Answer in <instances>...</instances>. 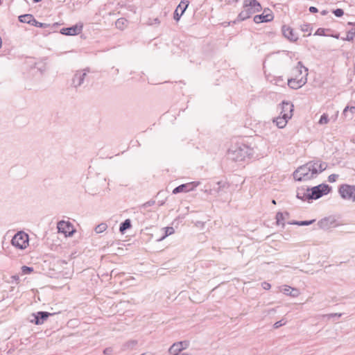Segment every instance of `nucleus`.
<instances>
[{"label":"nucleus","instance_id":"nucleus-60","mask_svg":"<svg viewBox=\"0 0 355 355\" xmlns=\"http://www.w3.org/2000/svg\"><path fill=\"white\" fill-rule=\"evenodd\" d=\"M141 355H146V354H141Z\"/></svg>","mask_w":355,"mask_h":355},{"label":"nucleus","instance_id":"nucleus-20","mask_svg":"<svg viewBox=\"0 0 355 355\" xmlns=\"http://www.w3.org/2000/svg\"><path fill=\"white\" fill-rule=\"evenodd\" d=\"M281 291L286 295H289V296H291V297H296L297 296H299L300 295V291L297 288H292L289 286H284L283 288L281 289Z\"/></svg>","mask_w":355,"mask_h":355},{"label":"nucleus","instance_id":"nucleus-42","mask_svg":"<svg viewBox=\"0 0 355 355\" xmlns=\"http://www.w3.org/2000/svg\"><path fill=\"white\" fill-rule=\"evenodd\" d=\"M316 35L324 36L325 35V29L322 28H319L315 33Z\"/></svg>","mask_w":355,"mask_h":355},{"label":"nucleus","instance_id":"nucleus-40","mask_svg":"<svg viewBox=\"0 0 355 355\" xmlns=\"http://www.w3.org/2000/svg\"><path fill=\"white\" fill-rule=\"evenodd\" d=\"M333 13L335 15L336 17H340L343 15L344 11L341 8H337L333 10Z\"/></svg>","mask_w":355,"mask_h":355},{"label":"nucleus","instance_id":"nucleus-38","mask_svg":"<svg viewBox=\"0 0 355 355\" xmlns=\"http://www.w3.org/2000/svg\"><path fill=\"white\" fill-rule=\"evenodd\" d=\"M286 324V320H284V319H282L281 320L276 322L273 324V327H274L275 329H278V328H279L280 327H282V326L285 325Z\"/></svg>","mask_w":355,"mask_h":355},{"label":"nucleus","instance_id":"nucleus-49","mask_svg":"<svg viewBox=\"0 0 355 355\" xmlns=\"http://www.w3.org/2000/svg\"><path fill=\"white\" fill-rule=\"evenodd\" d=\"M309 10L311 13H315V12H317L318 11V8L316 7H314V6L309 7Z\"/></svg>","mask_w":355,"mask_h":355},{"label":"nucleus","instance_id":"nucleus-46","mask_svg":"<svg viewBox=\"0 0 355 355\" xmlns=\"http://www.w3.org/2000/svg\"><path fill=\"white\" fill-rule=\"evenodd\" d=\"M113 352V349L112 347H107L103 350V354L105 355L111 354Z\"/></svg>","mask_w":355,"mask_h":355},{"label":"nucleus","instance_id":"nucleus-29","mask_svg":"<svg viewBox=\"0 0 355 355\" xmlns=\"http://www.w3.org/2000/svg\"><path fill=\"white\" fill-rule=\"evenodd\" d=\"M164 234L159 239H158L159 241L164 240L168 236H170L175 232L174 228L173 227H164Z\"/></svg>","mask_w":355,"mask_h":355},{"label":"nucleus","instance_id":"nucleus-48","mask_svg":"<svg viewBox=\"0 0 355 355\" xmlns=\"http://www.w3.org/2000/svg\"><path fill=\"white\" fill-rule=\"evenodd\" d=\"M154 204H155V201L154 200H150V201H148L146 203H144L143 206L146 207L152 206Z\"/></svg>","mask_w":355,"mask_h":355},{"label":"nucleus","instance_id":"nucleus-2","mask_svg":"<svg viewBox=\"0 0 355 355\" xmlns=\"http://www.w3.org/2000/svg\"><path fill=\"white\" fill-rule=\"evenodd\" d=\"M253 154V149L244 144H236L232 146L227 151L228 158L235 162H241L250 159Z\"/></svg>","mask_w":355,"mask_h":355},{"label":"nucleus","instance_id":"nucleus-22","mask_svg":"<svg viewBox=\"0 0 355 355\" xmlns=\"http://www.w3.org/2000/svg\"><path fill=\"white\" fill-rule=\"evenodd\" d=\"M310 189L300 188L297 191V198L302 200H309Z\"/></svg>","mask_w":355,"mask_h":355},{"label":"nucleus","instance_id":"nucleus-16","mask_svg":"<svg viewBox=\"0 0 355 355\" xmlns=\"http://www.w3.org/2000/svg\"><path fill=\"white\" fill-rule=\"evenodd\" d=\"M293 105L290 102L283 101L281 105V112L280 114L286 116L288 115L289 119L293 116Z\"/></svg>","mask_w":355,"mask_h":355},{"label":"nucleus","instance_id":"nucleus-14","mask_svg":"<svg viewBox=\"0 0 355 355\" xmlns=\"http://www.w3.org/2000/svg\"><path fill=\"white\" fill-rule=\"evenodd\" d=\"M282 31L284 36L289 41L296 42L298 40L297 33L291 27L284 25L282 28Z\"/></svg>","mask_w":355,"mask_h":355},{"label":"nucleus","instance_id":"nucleus-28","mask_svg":"<svg viewBox=\"0 0 355 355\" xmlns=\"http://www.w3.org/2000/svg\"><path fill=\"white\" fill-rule=\"evenodd\" d=\"M34 17L31 14H25L20 15L19 17V20L20 22L26 23L31 25L32 20H33Z\"/></svg>","mask_w":355,"mask_h":355},{"label":"nucleus","instance_id":"nucleus-45","mask_svg":"<svg viewBox=\"0 0 355 355\" xmlns=\"http://www.w3.org/2000/svg\"><path fill=\"white\" fill-rule=\"evenodd\" d=\"M261 286L264 290H269L271 288L270 284L263 282L261 283Z\"/></svg>","mask_w":355,"mask_h":355},{"label":"nucleus","instance_id":"nucleus-21","mask_svg":"<svg viewBox=\"0 0 355 355\" xmlns=\"http://www.w3.org/2000/svg\"><path fill=\"white\" fill-rule=\"evenodd\" d=\"M308 69L305 67L301 61H299L297 65L292 69V73L293 77H295V75L298 76V78L302 77L304 75V70Z\"/></svg>","mask_w":355,"mask_h":355},{"label":"nucleus","instance_id":"nucleus-52","mask_svg":"<svg viewBox=\"0 0 355 355\" xmlns=\"http://www.w3.org/2000/svg\"><path fill=\"white\" fill-rule=\"evenodd\" d=\"M328 12H328L327 10H322V11H321V12H320V13H321V15H327V14H328Z\"/></svg>","mask_w":355,"mask_h":355},{"label":"nucleus","instance_id":"nucleus-35","mask_svg":"<svg viewBox=\"0 0 355 355\" xmlns=\"http://www.w3.org/2000/svg\"><path fill=\"white\" fill-rule=\"evenodd\" d=\"M107 225L106 223H101L95 227V232L97 234L102 233L106 230Z\"/></svg>","mask_w":355,"mask_h":355},{"label":"nucleus","instance_id":"nucleus-5","mask_svg":"<svg viewBox=\"0 0 355 355\" xmlns=\"http://www.w3.org/2000/svg\"><path fill=\"white\" fill-rule=\"evenodd\" d=\"M11 243L15 248L24 250L28 245V235L22 231L18 232L12 237Z\"/></svg>","mask_w":355,"mask_h":355},{"label":"nucleus","instance_id":"nucleus-9","mask_svg":"<svg viewBox=\"0 0 355 355\" xmlns=\"http://www.w3.org/2000/svg\"><path fill=\"white\" fill-rule=\"evenodd\" d=\"M57 228L58 232L63 233L66 236H71L74 232L73 226L69 221H59L57 225Z\"/></svg>","mask_w":355,"mask_h":355},{"label":"nucleus","instance_id":"nucleus-58","mask_svg":"<svg viewBox=\"0 0 355 355\" xmlns=\"http://www.w3.org/2000/svg\"><path fill=\"white\" fill-rule=\"evenodd\" d=\"M272 202L273 204H275V205L276 204V201H275V200H272Z\"/></svg>","mask_w":355,"mask_h":355},{"label":"nucleus","instance_id":"nucleus-11","mask_svg":"<svg viewBox=\"0 0 355 355\" xmlns=\"http://www.w3.org/2000/svg\"><path fill=\"white\" fill-rule=\"evenodd\" d=\"M51 315L53 314L46 311H38L37 313H33L32 316L34 318V319L31 320V321L36 325H40L43 324L44 321L46 320L47 318Z\"/></svg>","mask_w":355,"mask_h":355},{"label":"nucleus","instance_id":"nucleus-32","mask_svg":"<svg viewBox=\"0 0 355 355\" xmlns=\"http://www.w3.org/2000/svg\"><path fill=\"white\" fill-rule=\"evenodd\" d=\"M31 25L34 26L35 27H40V28H47V27L50 26V24L40 22V21H37L35 18H33V20H32Z\"/></svg>","mask_w":355,"mask_h":355},{"label":"nucleus","instance_id":"nucleus-25","mask_svg":"<svg viewBox=\"0 0 355 355\" xmlns=\"http://www.w3.org/2000/svg\"><path fill=\"white\" fill-rule=\"evenodd\" d=\"M229 184L225 181L217 182L213 187V190L217 193L223 191L225 189H227Z\"/></svg>","mask_w":355,"mask_h":355},{"label":"nucleus","instance_id":"nucleus-19","mask_svg":"<svg viewBox=\"0 0 355 355\" xmlns=\"http://www.w3.org/2000/svg\"><path fill=\"white\" fill-rule=\"evenodd\" d=\"M274 18L273 15L270 14H261L257 15L254 17L253 21L256 24H260L263 22H269L271 21Z\"/></svg>","mask_w":355,"mask_h":355},{"label":"nucleus","instance_id":"nucleus-33","mask_svg":"<svg viewBox=\"0 0 355 355\" xmlns=\"http://www.w3.org/2000/svg\"><path fill=\"white\" fill-rule=\"evenodd\" d=\"M355 37V28H352L347 33V36L345 38H342L343 40L352 41Z\"/></svg>","mask_w":355,"mask_h":355},{"label":"nucleus","instance_id":"nucleus-53","mask_svg":"<svg viewBox=\"0 0 355 355\" xmlns=\"http://www.w3.org/2000/svg\"><path fill=\"white\" fill-rule=\"evenodd\" d=\"M297 223H299V221H297V220H293V221L289 223V224H291V225H297Z\"/></svg>","mask_w":355,"mask_h":355},{"label":"nucleus","instance_id":"nucleus-15","mask_svg":"<svg viewBox=\"0 0 355 355\" xmlns=\"http://www.w3.org/2000/svg\"><path fill=\"white\" fill-rule=\"evenodd\" d=\"M189 2L188 1H182L174 12L173 18L175 21H179L181 16L184 14L186 9L189 6Z\"/></svg>","mask_w":355,"mask_h":355},{"label":"nucleus","instance_id":"nucleus-50","mask_svg":"<svg viewBox=\"0 0 355 355\" xmlns=\"http://www.w3.org/2000/svg\"><path fill=\"white\" fill-rule=\"evenodd\" d=\"M263 14H270V15H273V14H272V12L269 8L264 9V10H263Z\"/></svg>","mask_w":355,"mask_h":355},{"label":"nucleus","instance_id":"nucleus-4","mask_svg":"<svg viewBox=\"0 0 355 355\" xmlns=\"http://www.w3.org/2000/svg\"><path fill=\"white\" fill-rule=\"evenodd\" d=\"M309 189L310 194L309 196L311 200L319 199L323 196L328 194L331 190V187L327 184H320Z\"/></svg>","mask_w":355,"mask_h":355},{"label":"nucleus","instance_id":"nucleus-6","mask_svg":"<svg viewBox=\"0 0 355 355\" xmlns=\"http://www.w3.org/2000/svg\"><path fill=\"white\" fill-rule=\"evenodd\" d=\"M338 191L343 199L355 201V185L342 184Z\"/></svg>","mask_w":355,"mask_h":355},{"label":"nucleus","instance_id":"nucleus-44","mask_svg":"<svg viewBox=\"0 0 355 355\" xmlns=\"http://www.w3.org/2000/svg\"><path fill=\"white\" fill-rule=\"evenodd\" d=\"M342 315L341 313H329V314H327V315H324V317H326L328 319H330L331 318H334V317H336V318H340V316Z\"/></svg>","mask_w":355,"mask_h":355},{"label":"nucleus","instance_id":"nucleus-24","mask_svg":"<svg viewBox=\"0 0 355 355\" xmlns=\"http://www.w3.org/2000/svg\"><path fill=\"white\" fill-rule=\"evenodd\" d=\"M355 114V106H346L343 112V115L348 119H352Z\"/></svg>","mask_w":355,"mask_h":355},{"label":"nucleus","instance_id":"nucleus-17","mask_svg":"<svg viewBox=\"0 0 355 355\" xmlns=\"http://www.w3.org/2000/svg\"><path fill=\"white\" fill-rule=\"evenodd\" d=\"M254 13V10H252L250 8L243 7V10L239 14L236 21H242L250 18Z\"/></svg>","mask_w":355,"mask_h":355},{"label":"nucleus","instance_id":"nucleus-37","mask_svg":"<svg viewBox=\"0 0 355 355\" xmlns=\"http://www.w3.org/2000/svg\"><path fill=\"white\" fill-rule=\"evenodd\" d=\"M315 222V220H300L299 221V223H297V225L299 226H306L313 224Z\"/></svg>","mask_w":355,"mask_h":355},{"label":"nucleus","instance_id":"nucleus-43","mask_svg":"<svg viewBox=\"0 0 355 355\" xmlns=\"http://www.w3.org/2000/svg\"><path fill=\"white\" fill-rule=\"evenodd\" d=\"M160 21L158 18H154L153 19H149L148 21V24L153 25V24H159Z\"/></svg>","mask_w":355,"mask_h":355},{"label":"nucleus","instance_id":"nucleus-13","mask_svg":"<svg viewBox=\"0 0 355 355\" xmlns=\"http://www.w3.org/2000/svg\"><path fill=\"white\" fill-rule=\"evenodd\" d=\"M189 346L188 341H180L173 343L169 348V353L173 355L174 354H179L183 349L187 348Z\"/></svg>","mask_w":355,"mask_h":355},{"label":"nucleus","instance_id":"nucleus-27","mask_svg":"<svg viewBox=\"0 0 355 355\" xmlns=\"http://www.w3.org/2000/svg\"><path fill=\"white\" fill-rule=\"evenodd\" d=\"M131 220L130 219H125L123 222L120 224L119 231L123 234L127 230L131 227Z\"/></svg>","mask_w":355,"mask_h":355},{"label":"nucleus","instance_id":"nucleus-47","mask_svg":"<svg viewBox=\"0 0 355 355\" xmlns=\"http://www.w3.org/2000/svg\"><path fill=\"white\" fill-rule=\"evenodd\" d=\"M194 225L196 227L202 228L205 225V223L200 220H197L194 223Z\"/></svg>","mask_w":355,"mask_h":355},{"label":"nucleus","instance_id":"nucleus-57","mask_svg":"<svg viewBox=\"0 0 355 355\" xmlns=\"http://www.w3.org/2000/svg\"><path fill=\"white\" fill-rule=\"evenodd\" d=\"M1 44H2V40H1V38L0 37V47L1 46Z\"/></svg>","mask_w":355,"mask_h":355},{"label":"nucleus","instance_id":"nucleus-23","mask_svg":"<svg viewBox=\"0 0 355 355\" xmlns=\"http://www.w3.org/2000/svg\"><path fill=\"white\" fill-rule=\"evenodd\" d=\"M288 119L289 116L288 115L284 116L280 114L278 117L273 119V123H275L279 128H283L286 126Z\"/></svg>","mask_w":355,"mask_h":355},{"label":"nucleus","instance_id":"nucleus-1","mask_svg":"<svg viewBox=\"0 0 355 355\" xmlns=\"http://www.w3.org/2000/svg\"><path fill=\"white\" fill-rule=\"evenodd\" d=\"M327 168V164L320 159L310 161L299 166L293 172V178L296 181H308L315 178Z\"/></svg>","mask_w":355,"mask_h":355},{"label":"nucleus","instance_id":"nucleus-10","mask_svg":"<svg viewBox=\"0 0 355 355\" xmlns=\"http://www.w3.org/2000/svg\"><path fill=\"white\" fill-rule=\"evenodd\" d=\"M336 220L331 216L325 217L318 222L319 228L327 230L336 226Z\"/></svg>","mask_w":355,"mask_h":355},{"label":"nucleus","instance_id":"nucleus-55","mask_svg":"<svg viewBox=\"0 0 355 355\" xmlns=\"http://www.w3.org/2000/svg\"><path fill=\"white\" fill-rule=\"evenodd\" d=\"M173 355H188V354H184V353H182V354H180V353L177 354L176 353V354H174Z\"/></svg>","mask_w":355,"mask_h":355},{"label":"nucleus","instance_id":"nucleus-54","mask_svg":"<svg viewBox=\"0 0 355 355\" xmlns=\"http://www.w3.org/2000/svg\"><path fill=\"white\" fill-rule=\"evenodd\" d=\"M332 37L336 38V39H338L339 38V35L338 34H336V35H333Z\"/></svg>","mask_w":355,"mask_h":355},{"label":"nucleus","instance_id":"nucleus-12","mask_svg":"<svg viewBox=\"0 0 355 355\" xmlns=\"http://www.w3.org/2000/svg\"><path fill=\"white\" fill-rule=\"evenodd\" d=\"M82 29V25L76 24L71 27L62 28L60 30V33L64 35H76L81 33Z\"/></svg>","mask_w":355,"mask_h":355},{"label":"nucleus","instance_id":"nucleus-41","mask_svg":"<svg viewBox=\"0 0 355 355\" xmlns=\"http://www.w3.org/2000/svg\"><path fill=\"white\" fill-rule=\"evenodd\" d=\"M338 178V175H337V174H331L328 177V181L330 182H336Z\"/></svg>","mask_w":355,"mask_h":355},{"label":"nucleus","instance_id":"nucleus-30","mask_svg":"<svg viewBox=\"0 0 355 355\" xmlns=\"http://www.w3.org/2000/svg\"><path fill=\"white\" fill-rule=\"evenodd\" d=\"M137 341L135 340L128 341L127 343H125V344L123 345L121 349L123 351H125V350H127L129 349H132L137 345Z\"/></svg>","mask_w":355,"mask_h":355},{"label":"nucleus","instance_id":"nucleus-51","mask_svg":"<svg viewBox=\"0 0 355 355\" xmlns=\"http://www.w3.org/2000/svg\"><path fill=\"white\" fill-rule=\"evenodd\" d=\"M228 3H234L239 1V0H226Z\"/></svg>","mask_w":355,"mask_h":355},{"label":"nucleus","instance_id":"nucleus-3","mask_svg":"<svg viewBox=\"0 0 355 355\" xmlns=\"http://www.w3.org/2000/svg\"><path fill=\"white\" fill-rule=\"evenodd\" d=\"M89 72V68L77 70L75 71L71 81V87L78 90L83 86L85 82H88L87 73Z\"/></svg>","mask_w":355,"mask_h":355},{"label":"nucleus","instance_id":"nucleus-18","mask_svg":"<svg viewBox=\"0 0 355 355\" xmlns=\"http://www.w3.org/2000/svg\"><path fill=\"white\" fill-rule=\"evenodd\" d=\"M243 7H248L254 10L255 12L261 10V4L257 0H244Z\"/></svg>","mask_w":355,"mask_h":355},{"label":"nucleus","instance_id":"nucleus-36","mask_svg":"<svg viewBox=\"0 0 355 355\" xmlns=\"http://www.w3.org/2000/svg\"><path fill=\"white\" fill-rule=\"evenodd\" d=\"M21 269V272L24 275L30 274L33 271V268L26 266H23Z\"/></svg>","mask_w":355,"mask_h":355},{"label":"nucleus","instance_id":"nucleus-26","mask_svg":"<svg viewBox=\"0 0 355 355\" xmlns=\"http://www.w3.org/2000/svg\"><path fill=\"white\" fill-rule=\"evenodd\" d=\"M285 216L288 217L289 216V214L286 211L284 213H282L280 211L277 213V214H276L277 225H282L283 227L285 226V223L284 222L285 220Z\"/></svg>","mask_w":355,"mask_h":355},{"label":"nucleus","instance_id":"nucleus-7","mask_svg":"<svg viewBox=\"0 0 355 355\" xmlns=\"http://www.w3.org/2000/svg\"><path fill=\"white\" fill-rule=\"evenodd\" d=\"M308 69L304 70V75L298 78L297 75L295 77L291 78L288 80V85L293 89H297L302 87L307 82Z\"/></svg>","mask_w":355,"mask_h":355},{"label":"nucleus","instance_id":"nucleus-31","mask_svg":"<svg viewBox=\"0 0 355 355\" xmlns=\"http://www.w3.org/2000/svg\"><path fill=\"white\" fill-rule=\"evenodd\" d=\"M126 23L127 20L125 18L121 17L116 21L115 25L117 28L123 30L126 26Z\"/></svg>","mask_w":355,"mask_h":355},{"label":"nucleus","instance_id":"nucleus-8","mask_svg":"<svg viewBox=\"0 0 355 355\" xmlns=\"http://www.w3.org/2000/svg\"><path fill=\"white\" fill-rule=\"evenodd\" d=\"M200 182H191L186 184H180L176 187L172 191L173 194H178L181 192H189L194 190L198 185Z\"/></svg>","mask_w":355,"mask_h":355},{"label":"nucleus","instance_id":"nucleus-59","mask_svg":"<svg viewBox=\"0 0 355 355\" xmlns=\"http://www.w3.org/2000/svg\"><path fill=\"white\" fill-rule=\"evenodd\" d=\"M348 24H349V25H352V24H353V23H352V22H349V23H348Z\"/></svg>","mask_w":355,"mask_h":355},{"label":"nucleus","instance_id":"nucleus-34","mask_svg":"<svg viewBox=\"0 0 355 355\" xmlns=\"http://www.w3.org/2000/svg\"><path fill=\"white\" fill-rule=\"evenodd\" d=\"M312 28L310 24H304L301 26V31L304 33H307V36L311 34Z\"/></svg>","mask_w":355,"mask_h":355},{"label":"nucleus","instance_id":"nucleus-56","mask_svg":"<svg viewBox=\"0 0 355 355\" xmlns=\"http://www.w3.org/2000/svg\"><path fill=\"white\" fill-rule=\"evenodd\" d=\"M42 0H33V2L35 3H38V2H40Z\"/></svg>","mask_w":355,"mask_h":355},{"label":"nucleus","instance_id":"nucleus-39","mask_svg":"<svg viewBox=\"0 0 355 355\" xmlns=\"http://www.w3.org/2000/svg\"><path fill=\"white\" fill-rule=\"evenodd\" d=\"M329 121L328 116L325 114H323L320 119L319 123L320 124H326Z\"/></svg>","mask_w":355,"mask_h":355}]
</instances>
